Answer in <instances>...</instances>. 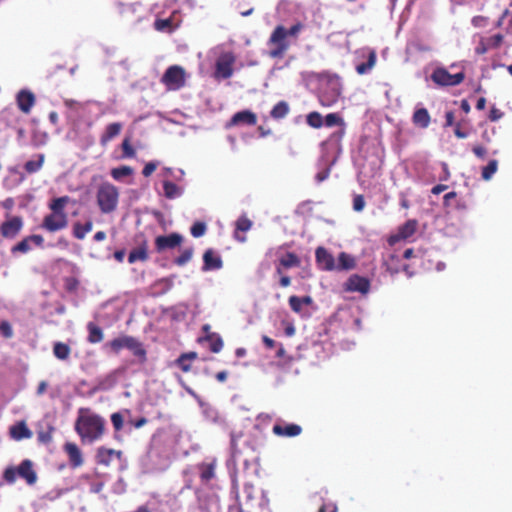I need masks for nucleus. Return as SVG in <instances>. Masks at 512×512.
Returning a JSON list of instances; mask_svg holds the SVG:
<instances>
[{"instance_id": "a18cd8bd", "label": "nucleus", "mask_w": 512, "mask_h": 512, "mask_svg": "<svg viewBox=\"0 0 512 512\" xmlns=\"http://www.w3.org/2000/svg\"><path fill=\"white\" fill-rule=\"evenodd\" d=\"M324 123L327 127L344 126L343 118L337 113H329L325 116Z\"/></svg>"}, {"instance_id": "2f4dec72", "label": "nucleus", "mask_w": 512, "mask_h": 512, "mask_svg": "<svg viewBox=\"0 0 512 512\" xmlns=\"http://www.w3.org/2000/svg\"><path fill=\"white\" fill-rule=\"evenodd\" d=\"M278 263L284 269H290L293 267H299L301 264L300 258L293 252H287L285 255L279 258Z\"/></svg>"}, {"instance_id": "864d4df0", "label": "nucleus", "mask_w": 512, "mask_h": 512, "mask_svg": "<svg viewBox=\"0 0 512 512\" xmlns=\"http://www.w3.org/2000/svg\"><path fill=\"white\" fill-rule=\"evenodd\" d=\"M17 469L13 468V467H8L5 469L4 473H3V479L7 482V483H14L15 480H16V476H17Z\"/></svg>"}, {"instance_id": "f3484780", "label": "nucleus", "mask_w": 512, "mask_h": 512, "mask_svg": "<svg viewBox=\"0 0 512 512\" xmlns=\"http://www.w3.org/2000/svg\"><path fill=\"white\" fill-rule=\"evenodd\" d=\"M66 455L72 468H79L84 464L83 452L75 443L66 442Z\"/></svg>"}, {"instance_id": "4d7b16f0", "label": "nucleus", "mask_w": 512, "mask_h": 512, "mask_svg": "<svg viewBox=\"0 0 512 512\" xmlns=\"http://www.w3.org/2000/svg\"><path fill=\"white\" fill-rule=\"evenodd\" d=\"M365 207V200L363 195H355L353 198V209L357 212H360Z\"/></svg>"}, {"instance_id": "6e6552de", "label": "nucleus", "mask_w": 512, "mask_h": 512, "mask_svg": "<svg viewBox=\"0 0 512 512\" xmlns=\"http://www.w3.org/2000/svg\"><path fill=\"white\" fill-rule=\"evenodd\" d=\"M235 56L231 52L221 54L215 64L214 78L217 80L228 79L233 75Z\"/></svg>"}, {"instance_id": "f03ea898", "label": "nucleus", "mask_w": 512, "mask_h": 512, "mask_svg": "<svg viewBox=\"0 0 512 512\" xmlns=\"http://www.w3.org/2000/svg\"><path fill=\"white\" fill-rule=\"evenodd\" d=\"M51 212L43 219L41 227L48 232H56L64 228V197L53 199L49 203Z\"/></svg>"}, {"instance_id": "bf43d9fd", "label": "nucleus", "mask_w": 512, "mask_h": 512, "mask_svg": "<svg viewBox=\"0 0 512 512\" xmlns=\"http://www.w3.org/2000/svg\"><path fill=\"white\" fill-rule=\"evenodd\" d=\"M488 22V18L478 15L472 18V24L474 27H484Z\"/></svg>"}, {"instance_id": "4be33fe9", "label": "nucleus", "mask_w": 512, "mask_h": 512, "mask_svg": "<svg viewBox=\"0 0 512 512\" xmlns=\"http://www.w3.org/2000/svg\"><path fill=\"white\" fill-rule=\"evenodd\" d=\"M9 435L14 440H22L32 437V431L24 421H20L9 428Z\"/></svg>"}, {"instance_id": "9d476101", "label": "nucleus", "mask_w": 512, "mask_h": 512, "mask_svg": "<svg viewBox=\"0 0 512 512\" xmlns=\"http://www.w3.org/2000/svg\"><path fill=\"white\" fill-rule=\"evenodd\" d=\"M183 240V236L176 232L168 235H160L155 238V249L158 253L175 249L182 244Z\"/></svg>"}, {"instance_id": "a878e982", "label": "nucleus", "mask_w": 512, "mask_h": 512, "mask_svg": "<svg viewBox=\"0 0 512 512\" xmlns=\"http://www.w3.org/2000/svg\"><path fill=\"white\" fill-rule=\"evenodd\" d=\"M412 122L420 128H427L430 125L431 117L426 108L416 109L412 116Z\"/></svg>"}, {"instance_id": "0eeeda50", "label": "nucleus", "mask_w": 512, "mask_h": 512, "mask_svg": "<svg viewBox=\"0 0 512 512\" xmlns=\"http://www.w3.org/2000/svg\"><path fill=\"white\" fill-rule=\"evenodd\" d=\"M431 79L439 86H456L464 81L465 74L463 71L451 74L447 69L438 67L433 71Z\"/></svg>"}, {"instance_id": "5701e85b", "label": "nucleus", "mask_w": 512, "mask_h": 512, "mask_svg": "<svg viewBox=\"0 0 512 512\" xmlns=\"http://www.w3.org/2000/svg\"><path fill=\"white\" fill-rule=\"evenodd\" d=\"M17 474L30 485L36 482L37 476L30 460L26 459L20 463L17 468Z\"/></svg>"}, {"instance_id": "5fc2aeb1", "label": "nucleus", "mask_w": 512, "mask_h": 512, "mask_svg": "<svg viewBox=\"0 0 512 512\" xmlns=\"http://www.w3.org/2000/svg\"><path fill=\"white\" fill-rule=\"evenodd\" d=\"M4 114H5V117H7V121L9 122V124H10L11 126H13V128H15V129H16V131H17L18 135H19L20 137H22V136L24 135V132H25L24 128H23V127H18L16 124H12V123H11V122H12V119H11V120L9 119V118L16 119L15 113H14L13 111L6 110V111L4 112Z\"/></svg>"}, {"instance_id": "680f3d73", "label": "nucleus", "mask_w": 512, "mask_h": 512, "mask_svg": "<svg viewBox=\"0 0 512 512\" xmlns=\"http://www.w3.org/2000/svg\"><path fill=\"white\" fill-rule=\"evenodd\" d=\"M54 354L59 359H64V343L57 342L54 346Z\"/></svg>"}, {"instance_id": "7c9ffc66", "label": "nucleus", "mask_w": 512, "mask_h": 512, "mask_svg": "<svg viewBox=\"0 0 512 512\" xmlns=\"http://www.w3.org/2000/svg\"><path fill=\"white\" fill-rule=\"evenodd\" d=\"M443 205L445 208H454L463 210L466 205L457 199V193L455 191L448 192L443 197Z\"/></svg>"}, {"instance_id": "37998d69", "label": "nucleus", "mask_w": 512, "mask_h": 512, "mask_svg": "<svg viewBox=\"0 0 512 512\" xmlns=\"http://www.w3.org/2000/svg\"><path fill=\"white\" fill-rule=\"evenodd\" d=\"M306 122L313 128H321L324 124L322 115L319 112H310L306 117Z\"/></svg>"}, {"instance_id": "473e14b6", "label": "nucleus", "mask_w": 512, "mask_h": 512, "mask_svg": "<svg viewBox=\"0 0 512 512\" xmlns=\"http://www.w3.org/2000/svg\"><path fill=\"white\" fill-rule=\"evenodd\" d=\"M377 54L374 50H370L366 62L360 63L356 66V71L359 75L368 73L376 64Z\"/></svg>"}, {"instance_id": "774afa93", "label": "nucleus", "mask_w": 512, "mask_h": 512, "mask_svg": "<svg viewBox=\"0 0 512 512\" xmlns=\"http://www.w3.org/2000/svg\"><path fill=\"white\" fill-rule=\"evenodd\" d=\"M490 48L488 47L487 43L482 39L478 46L476 47V53L477 54H484L486 53Z\"/></svg>"}, {"instance_id": "ea45409f", "label": "nucleus", "mask_w": 512, "mask_h": 512, "mask_svg": "<svg viewBox=\"0 0 512 512\" xmlns=\"http://www.w3.org/2000/svg\"><path fill=\"white\" fill-rule=\"evenodd\" d=\"M43 162L44 156L42 154L37 155L35 159H31L25 163L24 169L28 174L35 173L41 169Z\"/></svg>"}, {"instance_id": "e2e57ef3", "label": "nucleus", "mask_w": 512, "mask_h": 512, "mask_svg": "<svg viewBox=\"0 0 512 512\" xmlns=\"http://www.w3.org/2000/svg\"><path fill=\"white\" fill-rule=\"evenodd\" d=\"M503 112H501L498 108L492 107L489 113V119L491 121H497L502 118Z\"/></svg>"}, {"instance_id": "49530a36", "label": "nucleus", "mask_w": 512, "mask_h": 512, "mask_svg": "<svg viewBox=\"0 0 512 512\" xmlns=\"http://www.w3.org/2000/svg\"><path fill=\"white\" fill-rule=\"evenodd\" d=\"M206 231L207 226L204 222L201 221L195 222L190 228V233L195 238L202 237L206 233Z\"/></svg>"}, {"instance_id": "0e129e2a", "label": "nucleus", "mask_w": 512, "mask_h": 512, "mask_svg": "<svg viewBox=\"0 0 512 512\" xmlns=\"http://www.w3.org/2000/svg\"><path fill=\"white\" fill-rule=\"evenodd\" d=\"M318 512H337V506L334 503H324Z\"/></svg>"}, {"instance_id": "052dcab7", "label": "nucleus", "mask_w": 512, "mask_h": 512, "mask_svg": "<svg viewBox=\"0 0 512 512\" xmlns=\"http://www.w3.org/2000/svg\"><path fill=\"white\" fill-rule=\"evenodd\" d=\"M472 152L475 154V156L481 159H484L487 153L486 149L481 145L473 146Z\"/></svg>"}, {"instance_id": "6ab92c4d", "label": "nucleus", "mask_w": 512, "mask_h": 512, "mask_svg": "<svg viewBox=\"0 0 512 512\" xmlns=\"http://www.w3.org/2000/svg\"><path fill=\"white\" fill-rule=\"evenodd\" d=\"M223 261L213 249H207L203 254V271L218 270L222 268Z\"/></svg>"}, {"instance_id": "f8f14e48", "label": "nucleus", "mask_w": 512, "mask_h": 512, "mask_svg": "<svg viewBox=\"0 0 512 512\" xmlns=\"http://www.w3.org/2000/svg\"><path fill=\"white\" fill-rule=\"evenodd\" d=\"M115 460L122 462L123 452L112 448L101 446L97 449L95 461L98 465L110 466Z\"/></svg>"}, {"instance_id": "79ce46f5", "label": "nucleus", "mask_w": 512, "mask_h": 512, "mask_svg": "<svg viewBox=\"0 0 512 512\" xmlns=\"http://www.w3.org/2000/svg\"><path fill=\"white\" fill-rule=\"evenodd\" d=\"M498 169V161L493 159L488 162L486 166L482 168L481 176L484 180H490L493 175L497 172Z\"/></svg>"}, {"instance_id": "393cba45", "label": "nucleus", "mask_w": 512, "mask_h": 512, "mask_svg": "<svg viewBox=\"0 0 512 512\" xmlns=\"http://www.w3.org/2000/svg\"><path fill=\"white\" fill-rule=\"evenodd\" d=\"M141 363L146 362L147 360V351L142 342H140L137 338L133 337L130 340L129 346L127 348Z\"/></svg>"}, {"instance_id": "4468645a", "label": "nucleus", "mask_w": 512, "mask_h": 512, "mask_svg": "<svg viewBox=\"0 0 512 512\" xmlns=\"http://www.w3.org/2000/svg\"><path fill=\"white\" fill-rule=\"evenodd\" d=\"M418 222L415 219L407 220L403 225L399 226L397 233L390 236L389 243L395 244L401 240H406L413 236L417 230Z\"/></svg>"}, {"instance_id": "69168bd1", "label": "nucleus", "mask_w": 512, "mask_h": 512, "mask_svg": "<svg viewBox=\"0 0 512 512\" xmlns=\"http://www.w3.org/2000/svg\"><path fill=\"white\" fill-rule=\"evenodd\" d=\"M302 29L301 23H296L293 26H291L289 29H286L287 36H297V34Z\"/></svg>"}, {"instance_id": "2eb2a0df", "label": "nucleus", "mask_w": 512, "mask_h": 512, "mask_svg": "<svg viewBox=\"0 0 512 512\" xmlns=\"http://www.w3.org/2000/svg\"><path fill=\"white\" fill-rule=\"evenodd\" d=\"M44 239L41 235H30L24 237L20 242L11 248V253H22L25 254L32 249V246L42 247Z\"/></svg>"}, {"instance_id": "9b49d317", "label": "nucleus", "mask_w": 512, "mask_h": 512, "mask_svg": "<svg viewBox=\"0 0 512 512\" xmlns=\"http://www.w3.org/2000/svg\"><path fill=\"white\" fill-rule=\"evenodd\" d=\"M370 287V280L358 274H352L343 285L344 291L359 292L363 295L370 291Z\"/></svg>"}, {"instance_id": "72a5a7b5", "label": "nucleus", "mask_w": 512, "mask_h": 512, "mask_svg": "<svg viewBox=\"0 0 512 512\" xmlns=\"http://www.w3.org/2000/svg\"><path fill=\"white\" fill-rule=\"evenodd\" d=\"M88 330V341L92 344L99 343L103 340V330L93 322H89L87 325Z\"/></svg>"}, {"instance_id": "4c0bfd02", "label": "nucleus", "mask_w": 512, "mask_h": 512, "mask_svg": "<svg viewBox=\"0 0 512 512\" xmlns=\"http://www.w3.org/2000/svg\"><path fill=\"white\" fill-rule=\"evenodd\" d=\"M93 224L91 221H87L85 224L77 222L73 226V235L77 239H84L85 235L92 230Z\"/></svg>"}, {"instance_id": "412c9836", "label": "nucleus", "mask_w": 512, "mask_h": 512, "mask_svg": "<svg viewBox=\"0 0 512 512\" xmlns=\"http://www.w3.org/2000/svg\"><path fill=\"white\" fill-rule=\"evenodd\" d=\"M216 460L213 459L211 462H203L198 464L197 468L199 471V477L203 484L207 485L212 479L215 478Z\"/></svg>"}, {"instance_id": "6e6d98bb", "label": "nucleus", "mask_w": 512, "mask_h": 512, "mask_svg": "<svg viewBox=\"0 0 512 512\" xmlns=\"http://www.w3.org/2000/svg\"><path fill=\"white\" fill-rule=\"evenodd\" d=\"M122 150H123L124 157L131 158V157H134V155H135V150L131 146L130 141L128 139H125L122 142Z\"/></svg>"}, {"instance_id": "8fccbe9b", "label": "nucleus", "mask_w": 512, "mask_h": 512, "mask_svg": "<svg viewBox=\"0 0 512 512\" xmlns=\"http://www.w3.org/2000/svg\"><path fill=\"white\" fill-rule=\"evenodd\" d=\"M503 39H504L503 35L498 33V34H495V35H493L487 39H483V40L487 43L488 47L490 49H492V48H498L502 44Z\"/></svg>"}, {"instance_id": "a211bd4d", "label": "nucleus", "mask_w": 512, "mask_h": 512, "mask_svg": "<svg viewBox=\"0 0 512 512\" xmlns=\"http://www.w3.org/2000/svg\"><path fill=\"white\" fill-rule=\"evenodd\" d=\"M257 123V116L250 110H242L235 113L228 123V127L240 124L254 126Z\"/></svg>"}, {"instance_id": "c756f323", "label": "nucleus", "mask_w": 512, "mask_h": 512, "mask_svg": "<svg viewBox=\"0 0 512 512\" xmlns=\"http://www.w3.org/2000/svg\"><path fill=\"white\" fill-rule=\"evenodd\" d=\"M197 358L196 352L181 354L175 361L176 365L185 373L191 370L192 361Z\"/></svg>"}, {"instance_id": "09e8293b", "label": "nucleus", "mask_w": 512, "mask_h": 512, "mask_svg": "<svg viewBox=\"0 0 512 512\" xmlns=\"http://www.w3.org/2000/svg\"><path fill=\"white\" fill-rule=\"evenodd\" d=\"M111 421L116 432L123 429L124 417L120 412H115L111 415Z\"/></svg>"}, {"instance_id": "b1692460", "label": "nucleus", "mask_w": 512, "mask_h": 512, "mask_svg": "<svg viewBox=\"0 0 512 512\" xmlns=\"http://www.w3.org/2000/svg\"><path fill=\"white\" fill-rule=\"evenodd\" d=\"M252 225V221L246 215H241L235 223L236 228L234 231V238L240 242H244L246 237L240 236L239 233L249 231L252 228Z\"/></svg>"}, {"instance_id": "cd10ccee", "label": "nucleus", "mask_w": 512, "mask_h": 512, "mask_svg": "<svg viewBox=\"0 0 512 512\" xmlns=\"http://www.w3.org/2000/svg\"><path fill=\"white\" fill-rule=\"evenodd\" d=\"M132 336L124 335L111 340L106 343V347H109L114 354H118L122 349H127Z\"/></svg>"}, {"instance_id": "e433bc0d", "label": "nucleus", "mask_w": 512, "mask_h": 512, "mask_svg": "<svg viewBox=\"0 0 512 512\" xmlns=\"http://www.w3.org/2000/svg\"><path fill=\"white\" fill-rule=\"evenodd\" d=\"M148 259L147 247L146 244L133 249L128 256L129 263H135L137 261H146Z\"/></svg>"}, {"instance_id": "c85d7f7f", "label": "nucleus", "mask_w": 512, "mask_h": 512, "mask_svg": "<svg viewBox=\"0 0 512 512\" xmlns=\"http://www.w3.org/2000/svg\"><path fill=\"white\" fill-rule=\"evenodd\" d=\"M122 125L120 123H111L109 124L104 133L100 137V143L102 145H106L109 141H111L114 137L118 136L121 132Z\"/></svg>"}, {"instance_id": "338daca9", "label": "nucleus", "mask_w": 512, "mask_h": 512, "mask_svg": "<svg viewBox=\"0 0 512 512\" xmlns=\"http://www.w3.org/2000/svg\"><path fill=\"white\" fill-rule=\"evenodd\" d=\"M455 122V115L453 111H447L445 114V126H453Z\"/></svg>"}, {"instance_id": "20e7f679", "label": "nucleus", "mask_w": 512, "mask_h": 512, "mask_svg": "<svg viewBox=\"0 0 512 512\" xmlns=\"http://www.w3.org/2000/svg\"><path fill=\"white\" fill-rule=\"evenodd\" d=\"M161 83L169 91H176L186 84V71L182 66H169L161 77Z\"/></svg>"}, {"instance_id": "dca6fc26", "label": "nucleus", "mask_w": 512, "mask_h": 512, "mask_svg": "<svg viewBox=\"0 0 512 512\" xmlns=\"http://www.w3.org/2000/svg\"><path fill=\"white\" fill-rule=\"evenodd\" d=\"M315 258L318 267L324 271L335 270V259L324 247H318L315 251Z\"/></svg>"}, {"instance_id": "39448f33", "label": "nucleus", "mask_w": 512, "mask_h": 512, "mask_svg": "<svg viewBox=\"0 0 512 512\" xmlns=\"http://www.w3.org/2000/svg\"><path fill=\"white\" fill-rule=\"evenodd\" d=\"M287 37L286 28L282 25L276 26L269 38V44L274 46L269 51L271 58H282L284 56L290 46Z\"/></svg>"}, {"instance_id": "bb28decb", "label": "nucleus", "mask_w": 512, "mask_h": 512, "mask_svg": "<svg viewBox=\"0 0 512 512\" xmlns=\"http://www.w3.org/2000/svg\"><path fill=\"white\" fill-rule=\"evenodd\" d=\"M355 267H356V261H355L354 257H352L351 255H349L346 252H341L338 255V264L337 265L335 264V270L347 271V270H352Z\"/></svg>"}, {"instance_id": "58836bf2", "label": "nucleus", "mask_w": 512, "mask_h": 512, "mask_svg": "<svg viewBox=\"0 0 512 512\" xmlns=\"http://www.w3.org/2000/svg\"><path fill=\"white\" fill-rule=\"evenodd\" d=\"M163 190H164L165 197L168 199L177 198L182 193L181 189L175 183H173L171 181L163 182Z\"/></svg>"}, {"instance_id": "603ef678", "label": "nucleus", "mask_w": 512, "mask_h": 512, "mask_svg": "<svg viewBox=\"0 0 512 512\" xmlns=\"http://www.w3.org/2000/svg\"><path fill=\"white\" fill-rule=\"evenodd\" d=\"M288 302H289L290 308L294 312H296V313H300L301 312L303 303L301 302L300 297H298L296 295H292V296L289 297Z\"/></svg>"}, {"instance_id": "a19ab883", "label": "nucleus", "mask_w": 512, "mask_h": 512, "mask_svg": "<svg viewBox=\"0 0 512 512\" xmlns=\"http://www.w3.org/2000/svg\"><path fill=\"white\" fill-rule=\"evenodd\" d=\"M193 253H194V248L193 247H187L185 249H183L180 253V255L178 257H176L174 259V264H176L177 266H184L186 265L188 262L191 261L192 257H193Z\"/></svg>"}, {"instance_id": "f704fd0d", "label": "nucleus", "mask_w": 512, "mask_h": 512, "mask_svg": "<svg viewBox=\"0 0 512 512\" xmlns=\"http://www.w3.org/2000/svg\"><path fill=\"white\" fill-rule=\"evenodd\" d=\"M290 111L289 105L286 101H279L272 110L270 111V115L275 120H280L285 118Z\"/></svg>"}, {"instance_id": "aec40b11", "label": "nucleus", "mask_w": 512, "mask_h": 512, "mask_svg": "<svg viewBox=\"0 0 512 512\" xmlns=\"http://www.w3.org/2000/svg\"><path fill=\"white\" fill-rule=\"evenodd\" d=\"M16 102L19 109L23 113L28 114L35 104V96L31 91L21 90L16 96Z\"/></svg>"}, {"instance_id": "3c124183", "label": "nucleus", "mask_w": 512, "mask_h": 512, "mask_svg": "<svg viewBox=\"0 0 512 512\" xmlns=\"http://www.w3.org/2000/svg\"><path fill=\"white\" fill-rule=\"evenodd\" d=\"M0 334L6 339L13 337V329H12L11 324L8 321H6V320L1 321Z\"/></svg>"}, {"instance_id": "7ed1b4c3", "label": "nucleus", "mask_w": 512, "mask_h": 512, "mask_svg": "<svg viewBox=\"0 0 512 512\" xmlns=\"http://www.w3.org/2000/svg\"><path fill=\"white\" fill-rule=\"evenodd\" d=\"M96 197L101 212L111 213L118 205L119 191L113 184L105 182L99 186Z\"/></svg>"}, {"instance_id": "13d9d810", "label": "nucleus", "mask_w": 512, "mask_h": 512, "mask_svg": "<svg viewBox=\"0 0 512 512\" xmlns=\"http://www.w3.org/2000/svg\"><path fill=\"white\" fill-rule=\"evenodd\" d=\"M157 169V163L155 162H149L147 163L143 170H142V174L144 177H149L150 175H152V173Z\"/></svg>"}, {"instance_id": "c9c22d12", "label": "nucleus", "mask_w": 512, "mask_h": 512, "mask_svg": "<svg viewBox=\"0 0 512 512\" xmlns=\"http://www.w3.org/2000/svg\"><path fill=\"white\" fill-rule=\"evenodd\" d=\"M205 341L209 342V349L213 353H218L223 348V340L216 333H209L204 338Z\"/></svg>"}, {"instance_id": "1a4fd4ad", "label": "nucleus", "mask_w": 512, "mask_h": 512, "mask_svg": "<svg viewBox=\"0 0 512 512\" xmlns=\"http://www.w3.org/2000/svg\"><path fill=\"white\" fill-rule=\"evenodd\" d=\"M340 95L341 89L338 83H327L320 89L318 95L319 103L323 107H331L338 102Z\"/></svg>"}, {"instance_id": "ddd939ff", "label": "nucleus", "mask_w": 512, "mask_h": 512, "mask_svg": "<svg viewBox=\"0 0 512 512\" xmlns=\"http://www.w3.org/2000/svg\"><path fill=\"white\" fill-rule=\"evenodd\" d=\"M272 432L278 437L291 438L300 435L302 433V427L295 423L279 421L274 424Z\"/></svg>"}, {"instance_id": "f257e3e1", "label": "nucleus", "mask_w": 512, "mask_h": 512, "mask_svg": "<svg viewBox=\"0 0 512 512\" xmlns=\"http://www.w3.org/2000/svg\"><path fill=\"white\" fill-rule=\"evenodd\" d=\"M105 420L90 408L78 410L75 430L83 444L99 440L105 433Z\"/></svg>"}, {"instance_id": "c03bdc74", "label": "nucleus", "mask_w": 512, "mask_h": 512, "mask_svg": "<svg viewBox=\"0 0 512 512\" xmlns=\"http://www.w3.org/2000/svg\"><path fill=\"white\" fill-rule=\"evenodd\" d=\"M133 174V169L129 166H120L111 170V176L115 180H121L123 177Z\"/></svg>"}, {"instance_id": "de8ad7c7", "label": "nucleus", "mask_w": 512, "mask_h": 512, "mask_svg": "<svg viewBox=\"0 0 512 512\" xmlns=\"http://www.w3.org/2000/svg\"><path fill=\"white\" fill-rule=\"evenodd\" d=\"M154 28L157 31H172V19H156L154 22Z\"/></svg>"}, {"instance_id": "423d86ee", "label": "nucleus", "mask_w": 512, "mask_h": 512, "mask_svg": "<svg viewBox=\"0 0 512 512\" xmlns=\"http://www.w3.org/2000/svg\"><path fill=\"white\" fill-rule=\"evenodd\" d=\"M24 227V220L21 216L7 214L5 220L0 224V238L14 240Z\"/></svg>"}]
</instances>
